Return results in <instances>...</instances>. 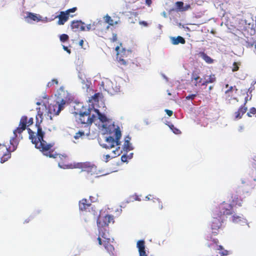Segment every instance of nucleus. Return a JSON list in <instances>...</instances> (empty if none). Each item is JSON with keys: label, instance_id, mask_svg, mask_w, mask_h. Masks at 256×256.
I'll return each instance as SVG.
<instances>
[{"label": "nucleus", "instance_id": "nucleus-1", "mask_svg": "<svg viewBox=\"0 0 256 256\" xmlns=\"http://www.w3.org/2000/svg\"><path fill=\"white\" fill-rule=\"evenodd\" d=\"M36 104L40 106L36 108V126L37 130L36 132H35L30 128H28L29 138L35 145V148L40 150L44 155L49 158H56L58 154L52 150L54 144H48L44 140L45 132L42 130L41 124L43 121V116L48 120H52L53 116L58 115L62 109V104H59L58 102H56L55 104H50L48 107L45 104H42L40 102H37Z\"/></svg>", "mask_w": 256, "mask_h": 256}, {"label": "nucleus", "instance_id": "nucleus-2", "mask_svg": "<svg viewBox=\"0 0 256 256\" xmlns=\"http://www.w3.org/2000/svg\"><path fill=\"white\" fill-rule=\"evenodd\" d=\"M96 116L93 112V108H88L84 111H80L76 117V122L78 124H85V127L89 129V126L94 122Z\"/></svg>", "mask_w": 256, "mask_h": 256}, {"label": "nucleus", "instance_id": "nucleus-3", "mask_svg": "<svg viewBox=\"0 0 256 256\" xmlns=\"http://www.w3.org/2000/svg\"><path fill=\"white\" fill-rule=\"evenodd\" d=\"M10 144L8 148L4 146L2 148V154H0V162L4 163L7 161L11 157V152H14L17 148L19 144L17 136H14L10 139Z\"/></svg>", "mask_w": 256, "mask_h": 256}, {"label": "nucleus", "instance_id": "nucleus-4", "mask_svg": "<svg viewBox=\"0 0 256 256\" xmlns=\"http://www.w3.org/2000/svg\"><path fill=\"white\" fill-rule=\"evenodd\" d=\"M114 136L115 138L112 136L106 137L104 142L101 144V146L106 149H110L116 146H120L121 143L120 140L122 134L118 127L114 129Z\"/></svg>", "mask_w": 256, "mask_h": 256}, {"label": "nucleus", "instance_id": "nucleus-5", "mask_svg": "<svg viewBox=\"0 0 256 256\" xmlns=\"http://www.w3.org/2000/svg\"><path fill=\"white\" fill-rule=\"evenodd\" d=\"M215 216H220L224 218V216L232 214V206L231 204L223 202L218 205L212 212Z\"/></svg>", "mask_w": 256, "mask_h": 256}, {"label": "nucleus", "instance_id": "nucleus-6", "mask_svg": "<svg viewBox=\"0 0 256 256\" xmlns=\"http://www.w3.org/2000/svg\"><path fill=\"white\" fill-rule=\"evenodd\" d=\"M111 222H114V216L109 214L106 216L100 215L97 219V225L98 228V232L100 234L104 232L103 229L106 226H108Z\"/></svg>", "mask_w": 256, "mask_h": 256}, {"label": "nucleus", "instance_id": "nucleus-7", "mask_svg": "<svg viewBox=\"0 0 256 256\" xmlns=\"http://www.w3.org/2000/svg\"><path fill=\"white\" fill-rule=\"evenodd\" d=\"M76 10L77 8L76 7H74L72 8L68 9L64 12H60V14L56 16V18H58V24L59 25L64 24V23L68 20L70 14L71 12H74ZM70 16L73 17L74 15H71Z\"/></svg>", "mask_w": 256, "mask_h": 256}, {"label": "nucleus", "instance_id": "nucleus-8", "mask_svg": "<svg viewBox=\"0 0 256 256\" xmlns=\"http://www.w3.org/2000/svg\"><path fill=\"white\" fill-rule=\"evenodd\" d=\"M100 236L103 238V246L105 249L111 256H114V248L110 244V239L108 238L105 232L100 234Z\"/></svg>", "mask_w": 256, "mask_h": 256}, {"label": "nucleus", "instance_id": "nucleus-9", "mask_svg": "<svg viewBox=\"0 0 256 256\" xmlns=\"http://www.w3.org/2000/svg\"><path fill=\"white\" fill-rule=\"evenodd\" d=\"M130 54H131L130 51L122 48L116 53V60L118 62H122V64H126L130 59Z\"/></svg>", "mask_w": 256, "mask_h": 256}, {"label": "nucleus", "instance_id": "nucleus-10", "mask_svg": "<svg viewBox=\"0 0 256 256\" xmlns=\"http://www.w3.org/2000/svg\"><path fill=\"white\" fill-rule=\"evenodd\" d=\"M224 218L220 216H215L214 214L212 213V232L216 235L218 233V230L222 226V223L223 222Z\"/></svg>", "mask_w": 256, "mask_h": 256}, {"label": "nucleus", "instance_id": "nucleus-11", "mask_svg": "<svg viewBox=\"0 0 256 256\" xmlns=\"http://www.w3.org/2000/svg\"><path fill=\"white\" fill-rule=\"evenodd\" d=\"M28 117L26 116H23L21 117L18 126L13 131L14 136L20 134L26 129L27 128Z\"/></svg>", "mask_w": 256, "mask_h": 256}, {"label": "nucleus", "instance_id": "nucleus-12", "mask_svg": "<svg viewBox=\"0 0 256 256\" xmlns=\"http://www.w3.org/2000/svg\"><path fill=\"white\" fill-rule=\"evenodd\" d=\"M70 26L74 32L85 30L84 23L80 20L72 21L71 23Z\"/></svg>", "mask_w": 256, "mask_h": 256}, {"label": "nucleus", "instance_id": "nucleus-13", "mask_svg": "<svg viewBox=\"0 0 256 256\" xmlns=\"http://www.w3.org/2000/svg\"><path fill=\"white\" fill-rule=\"evenodd\" d=\"M191 82L192 84L197 86L202 85V78H200L198 74L194 72L192 74Z\"/></svg>", "mask_w": 256, "mask_h": 256}, {"label": "nucleus", "instance_id": "nucleus-14", "mask_svg": "<svg viewBox=\"0 0 256 256\" xmlns=\"http://www.w3.org/2000/svg\"><path fill=\"white\" fill-rule=\"evenodd\" d=\"M175 10L176 12H185L191 8L190 4H186L184 6L182 2H176L175 3Z\"/></svg>", "mask_w": 256, "mask_h": 256}, {"label": "nucleus", "instance_id": "nucleus-15", "mask_svg": "<svg viewBox=\"0 0 256 256\" xmlns=\"http://www.w3.org/2000/svg\"><path fill=\"white\" fill-rule=\"evenodd\" d=\"M102 86L104 89L108 93L112 94L114 92V90L112 87V83L108 79L106 78L102 82Z\"/></svg>", "mask_w": 256, "mask_h": 256}, {"label": "nucleus", "instance_id": "nucleus-16", "mask_svg": "<svg viewBox=\"0 0 256 256\" xmlns=\"http://www.w3.org/2000/svg\"><path fill=\"white\" fill-rule=\"evenodd\" d=\"M136 246L138 250L140 256H148L145 250V242L144 240H138L137 242Z\"/></svg>", "mask_w": 256, "mask_h": 256}, {"label": "nucleus", "instance_id": "nucleus-17", "mask_svg": "<svg viewBox=\"0 0 256 256\" xmlns=\"http://www.w3.org/2000/svg\"><path fill=\"white\" fill-rule=\"evenodd\" d=\"M247 100H246L244 104L239 108L238 111L234 112V118L236 119H240L242 118L244 114L247 111V107L246 106Z\"/></svg>", "mask_w": 256, "mask_h": 256}, {"label": "nucleus", "instance_id": "nucleus-18", "mask_svg": "<svg viewBox=\"0 0 256 256\" xmlns=\"http://www.w3.org/2000/svg\"><path fill=\"white\" fill-rule=\"evenodd\" d=\"M75 168H81L82 171L91 172L94 168V166H91L89 162L78 163Z\"/></svg>", "mask_w": 256, "mask_h": 256}, {"label": "nucleus", "instance_id": "nucleus-19", "mask_svg": "<svg viewBox=\"0 0 256 256\" xmlns=\"http://www.w3.org/2000/svg\"><path fill=\"white\" fill-rule=\"evenodd\" d=\"M216 77L214 74H212L210 76L204 75L202 78V85H207L208 84L214 83L216 82Z\"/></svg>", "mask_w": 256, "mask_h": 256}, {"label": "nucleus", "instance_id": "nucleus-20", "mask_svg": "<svg viewBox=\"0 0 256 256\" xmlns=\"http://www.w3.org/2000/svg\"><path fill=\"white\" fill-rule=\"evenodd\" d=\"M90 206L91 204L86 198H82L79 202V208L80 210L85 211Z\"/></svg>", "mask_w": 256, "mask_h": 256}, {"label": "nucleus", "instance_id": "nucleus-21", "mask_svg": "<svg viewBox=\"0 0 256 256\" xmlns=\"http://www.w3.org/2000/svg\"><path fill=\"white\" fill-rule=\"evenodd\" d=\"M102 93L98 92L96 93L94 96L89 98L88 102L92 104V108H94V105L98 102L100 98L102 96Z\"/></svg>", "mask_w": 256, "mask_h": 256}, {"label": "nucleus", "instance_id": "nucleus-22", "mask_svg": "<svg viewBox=\"0 0 256 256\" xmlns=\"http://www.w3.org/2000/svg\"><path fill=\"white\" fill-rule=\"evenodd\" d=\"M93 112L95 115L98 116V118L102 123L104 124L108 122L107 117L104 114L100 112L98 110L93 108Z\"/></svg>", "mask_w": 256, "mask_h": 256}, {"label": "nucleus", "instance_id": "nucleus-23", "mask_svg": "<svg viewBox=\"0 0 256 256\" xmlns=\"http://www.w3.org/2000/svg\"><path fill=\"white\" fill-rule=\"evenodd\" d=\"M130 140L131 138L128 136H126L124 138L123 149L126 152H128L132 150L131 144L130 143Z\"/></svg>", "mask_w": 256, "mask_h": 256}, {"label": "nucleus", "instance_id": "nucleus-24", "mask_svg": "<svg viewBox=\"0 0 256 256\" xmlns=\"http://www.w3.org/2000/svg\"><path fill=\"white\" fill-rule=\"evenodd\" d=\"M104 24V22L102 20L94 22H93L92 30H96L98 32L102 31Z\"/></svg>", "mask_w": 256, "mask_h": 256}, {"label": "nucleus", "instance_id": "nucleus-25", "mask_svg": "<svg viewBox=\"0 0 256 256\" xmlns=\"http://www.w3.org/2000/svg\"><path fill=\"white\" fill-rule=\"evenodd\" d=\"M226 88H228V89L226 90L225 94L228 97L232 96V92L233 90L235 91V93L237 92L238 89L236 86H229L228 84H226Z\"/></svg>", "mask_w": 256, "mask_h": 256}, {"label": "nucleus", "instance_id": "nucleus-26", "mask_svg": "<svg viewBox=\"0 0 256 256\" xmlns=\"http://www.w3.org/2000/svg\"><path fill=\"white\" fill-rule=\"evenodd\" d=\"M232 206L235 205L238 206H242V200L239 198L238 196L236 194H232Z\"/></svg>", "mask_w": 256, "mask_h": 256}, {"label": "nucleus", "instance_id": "nucleus-27", "mask_svg": "<svg viewBox=\"0 0 256 256\" xmlns=\"http://www.w3.org/2000/svg\"><path fill=\"white\" fill-rule=\"evenodd\" d=\"M27 19V21L28 22H30L31 21H36L38 22L40 20V18H38L36 14H33L32 12H28L27 16L26 17Z\"/></svg>", "mask_w": 256, "mask_h": 256}, {"label": "nucleus", "instance_id": "nucleus-28", "mask_svg": "<svg viewBox=\"0 0 256 256\" xmlns=\"http://www.w3.org/2000/svg\"><path fill=\"white\" fill-rule=\"evenodd\" d=\"M59 158H60V160H64L65 161L64 162H58V166L60 167H66V168H70V166H68V164L67 162V160H68V158L67 156H64V155H60L59 156Z\"/></svg>", "mask_w": 256, "mask_h": 256}, {"label": "nucleus", "instance_id": "nucleus-29", "mask_svg": "<svg viewBox=\"0 0 256 256\" xmlns=\"http://www.w3.org/2000/svg\"><path fill=\"white\" fill-rule=\"evenodd\" d=\"M104 20H105L106 23L108 24L110 26H114L115 24H118V21L114 20L108 14H106L104 17Z\"/></svg>", "mask_w": 256, "mask_h": 256}, {"label": "nucleus", "instance_id": "nucleus-30", "mask_svg": "<svg viewBox=\"0 0 256 256\" xmlns=\"http://www.w3.org/2000/svg\"><path fill=\"white\" fill-rule=\"evenodd\" d=\"M186 40L182 36H178L176 38H172V43L174 44H184Z\"/></svg>", "mask_w": 256, "mask_h": 256}, {"label": "nucleus", "instance_id": "nucleus-31", "mask_svg": "<svg viewBox=\"0 0 256 256\" xmlns=\"http://www.w3.org/2000/svg\"><path fill=\"white\" fill-rule=\"evenodd\" d=\"M246 220L243 217V216H239L237 215H234L232 217V221L234 223H240L241 222H244Z\"/></svg>", "mask_w": 256, "mask_h": 256}, {"label": "nucleus", "instance_id": "nucleus-32", "mask_svg": "<svg viewBox=\"0 0 256 256\" xmlns=\"http://www.w3.org/2000/svg\"><path fill=\"white\" fill-rule=\"evenodd\" d=\"M246 46L248 48H251L254 46V47L256 48V42L254 40L253 38H249L248 36H246Z\"/></svg>", "mask_w": 256, "mask_h": 256}, {"label": "nucleus", "instance_id": "nucleus-33", "mask_svg": "<svg viewBox=\"0 0 256 256\" xmlns=\"http://www.w3.org/2000/svg\"><path fill=\"white\" fill-rule=\"evenodd\" d=\"M200 56L202 58L205 60V62L207 63L211 64L213 62V60L209 56H208L204 52H200Z\"/></svg>", "mask_w": 256, "mask_h": 256}, {"label": "nucleus", "instance_id": "nucleus-34", "mask_svg": "<svg viewBox=\"0 0 256 256\" xmlns=\"http://www.w3.org/2000/svg\"><path fill=\"white\" fill-rule=\"evenodd\" d=\"M168 126L174 134H181L180 130L179 129L177 128H176L174 127V126L173 124H171L168 125Z\"/></svg>", "mask_w": 256, "mask_h": 256}, {"label": "nucleus", "instance_id": "nucleus-35", "mask_svg": "<svg viewBox=\"0 0 256 256\" xmlns=\"http://www.w3.org/2000/svg\"><path fill=\"white\" fill-rule=\"evenodd\" d=\"M60 39L62 42H65L68 40L69 36L66 34H62L60 36Z\"/></svg>", "mask_w": 256, "mask_h": 256}, {"label": "nucleus", "instance_id": "nucleus-36", "mask_svg": "<svg viewBox=\"0 0 256 256\" xmlns=\"http://www.w3.org/2000/svg\"><path fill=\"white\" fill-rule=\"evenodd\" d=\"M58 80L56 79H52L50 82H49L47 84L46 86L48 88H50L54 84H56V85L58 84Z\"/></svg>", "mask_w": 256, "mask_h": 256}, {"label": "nucleus", "instance_id": "nucleus-37", "mask_svg": "<svg viewBox=\"0 0 256 256\" xmlns=\"http://www.w3.org/2000/svg\"><path fill=\"white\" fill-rule=\"evenodd\" d=\"M256 114V108H252L250 110V112L247 113V116L249 117H252V116Z\"/></svg>", "mask_w": 256, "mask_h": 256}, {"label": "nucleus", "instance_id": "nucleus-38", "mask_svg": "<svg viewBox=\"0 0 256 256\" xmlns=\"http://www.w3.org/2000/svg\"><path fill=\"white\" fill-rule=\"evenodd\" d=\"M90 203L95 202L98 201V196L97 194H95L94 196H90Z\"/></svg>", "mask_w": 256, "mask_h": 256}, {"label": "nucleus", "instance_id": "nucleus-39", "mask_svg": "<svg viewBox=\"0 0 256 256\" xmlns=\"http://www.w3.org/2000/svg\"><path fill=\"white\" fill-rule=\"evenodd\" d=\"M84 132L82 131H79L78 132H76L74 136V138L76 140L82 137V136H84Z\"/></svg>", "mask_w": 256, "mask_h": 256}, {"label": "nucleus", "instance_id": "nucleus-40", "mask_svg": "<svg viewBox=\"0 0 256 256\" xmlns=\"http://www.w3.org/2000/svg\"><path fill=\"white\" fill-rule=\"evenodd\" d=\"M248 28H250V27L248 26V28H246V30H245V32L246 31H247L248 32H250V34L251 36H252V35H254L255 34V30L254 29V28H250V30L249 31V30Z\"/></svg>", "mask_w": 256, "mask_h": 256}, {"label": "nucleus", "instance_id": "nucleus-41", "mask_svg": "<svg viewBox=\"0 0 256 256\" xmlns=\"http://www.w3.org/2000/svg\"><path fill=\"white\" fill-rule=\"evenodd\" d=\"M251 176L254 181H256V168L252 170L251 173Z\"/></svg>", "mask_w": 256, "mask_h": 256}, {"label": "nucleus", "instance_id": "nucleus-42", "mask_svg": "<svg viewBox=\"0 0 256 256\" xmlns=\"http://www.w3.org/2000/svg\"><path fill=\"white\" fill-rule=\"evenodd\" d=\"M34 123V119L32 118H30L28 120H27V128L32 125Z\"/></svg>", "mask_w": 256, "mask_h": 256}, {"label": "nucleus", "instance_id": "nucleus-43", "mask_svg": "<svg viewBox=\"0 0 256 256\" xmlns=\"http://www.w3.org/2000/svg\"><path fill=\"white\" fill-rule=\"evenodd\" d=\"M196 96V94H190V95H188V96H186V100H194Z\"/></svg>", "mask_w": 256, "mask_h": 256}, {"label": "nucleus", "instance_id": "nucleus-44", "mask_svg": "<svg viewBox=\"0 0 256 256\" xmlns=\"http://www.w3.org/2000/svg\"><path fill=\"white\" fill-rule=\"evenodd\" d=\"M121 160L123 162H126L128 161V156L124 154L121 156Z\"/></svg>", "mask_w": 256, "mask_h": 256}, {"label": "nucleus", "instance_id": "nucleus-45", "mask_svg": "<svg viewBox=\"0 0 256 256\" xmlns=\"http://www.w3.org/2000/svg\"><path fill=\"white\" fill-rule=\"evenodd\" d=\"M100 237L102 236H100V234L99 233V236L97 240L100 245H103V240H102Z\"/></svg>", "mask_w": 256, "mask_h": 256}, {"label": "nucleus", "instance_id": "nucleus-46", "mask_svg": "<svg viewBox=\"0 0 256 256\" xmlns=\"http://www.w3.org/2000/svg\"><path fill=\"white\" fill-rule=\"evenodd\" d=\"M165 112L166 113V114L169 116H171L172 115L173 112L171 110H165Z\"/></svg>", "mask_w": 256, "mask_h": 256}, {"label": "nucleus", "instance_id": "nucleus-47", "mask_svg": "<svg viewBox=\"0 0 256 256\" xmlns=\"http://www.w3.org/2000/svg\"><path fill=\"white\" fill-rule=\"evenodd\" d=\"M112 42H114L117 40V35L116 34H112V37L111 39Z\"/></svg>", "mask_w": 256, "mask_h": 256}, {"label": "nucleus", "instance_id": "nucleus-48", "mask_svg": "<svg viewBox=\"0 0 256 256\" xmlns=\"http://www.w3.org/2000/svg\"><path fill=\"white\" fill-rule=\"evenodd\" d=\"M139 24L140 25H142L144 26H148V24L146 21H140L139 22Z\"/></svg>", "mask_w": 256, "mask_h": 256}, {"label": "nucleus", "instance_id": "nucleus-49", "mask_svg": "<svg viewBox=\"0 0 256 256\" xmlns=\"http://www.w3.org/2000/svg\"><path fill=\"white\" fill-rule=\"evenodd\" d=\"M119 151H120V147H118V148H116V150H114L112 151V152L115 154V155H120V152H119Z\"/></svg>", "mask_w": 256, "mask_h": 256}, {"label": "nucleus", "instance_id": "nucleus-50", "mask_svg": "<svg viewBox=\"0 0 256 256\" xmlns=\"http://www.w3.org/2000/svg\"><path fill=\"white\" fill-rule=\"evenodd\" d=\"M93 28V23L92 24H89L86 26V30H92Z\"/></svg>", "mask_w": 256, "mask_h": 256}, {"label": "nucleus", "instance_id": "nucleus-51", "mask_svg": "<svg viewBox=\"0 0 256 256\" xmlns=\"http://www.w3.org/2000/svg\"><path fill=\"white\" fill-rule=\"evenodd\" d=\"M63 48V49L66 51L67 52H68V54H70L71 52V50L70 49H69L67 46H62Z\"/></svg>", "mask_w": 256, "mask_h": 256}, {"label": "nucleus", "instance_id": "nucleus-52", "mask_svg": "<svg viewBox=\"0 0 256 256\" xmlns=\"http://www.w3.org/2000/svg\"><path fill=\"white\" fill-rule=\"evenodd\" d=\"M104 161L106 162H108L110 158V156L108 154L105 155V156H104Z\"/></svg>", "mask_w": 256, "mask_h": 256}, {"label": "nucleus", "instance_id": "nucleus-53", "mask_svg": "<svg viewBox=\"0 0 256 256\" xmlns=\"http://www.w3.org/2000/svg\"><path fill=\"white\" fill-rule=\"evenodd\" d=\"M234 66L232 68V71L235 72V71L238 70L239 68L238 65H234Z\"/></svg>", "mask_w": 256, "mask_h": 256}, {"label": "nucleus", "instance_id": "nucleus-54", "mask_svg": "<svg viewBox=\"0 0 256 256\" xmlns=\"http://www.w3.org/2000/svg\"><path fill=\"white\" fill-rule=\"evenodd\" d=\"M152 3V0H146V4L148 6H150L151 4Z\"/></svg>", "mask_w": 256, "mask_h": 256}, {"label": "nucleus", "instance_id": "nucleus-55", "mask_svg": "<svg viewBox=\"0 0 256 256\" xmlns=\"http://www.w3.org/2000/svg\"><path fill=\"white\" fill-rule=\"evenodd\" d=\"M4 148V145H2L0 143V154H2V148Z\"/></svg>", "mask_w": 256, "mask_h": 256}, {"label": "nucleus", "instance_id": "nucleus-56", "mask_svg": "<svg viewBox=\"0 0 256 256\" xmlns=\"http://www.w3.org/2000/svg\"><path fill=\"white\" fill-rule=\"evenodd\" d=\"M84 40H81L79 42V45L82 48L84 44Z\"/></svg>", "mask_w": 256, "mask_h": 256}, {"label": "nucleus", "instance_id": "nucleus-57", "mask_svg": "<svg viewBox=\"0 0 256 256\" xmlns=\"http://www.w3.org/2000/svg\"><path fill=\"white\" fill-rule=\"evenodd\" d=\"M159 208L160 210H162V205L161 202H159Z\"/></svg>", "mask_w": 256, "mask_h": 256}, {"label": "nucleus", "instance_id": "nucleus-58", "mask_svg": "<svg viewBox=\"0 0 256 256\" xmlns=\"http://www.w3.org/2000/svg\"><path fill=\"white\" fill-rule=\"evenodd\" d=\"M116 50L117 52H120V47L118 46H117L116 48Z\"/></svg>", "mask_w": 256, "mask_h": 256}, {"label": "nucleus", "instance_id": "nucleus-59", "mask_svg": "<svg viewBox=\"0 0 256 256\" xmlns=\"http://www.w3.org/2000/svg\"><path fill=\"white\" fill-rule=\"evenodd\" d=\"M213 242L214 244H217L218 242V240L217 239H214L213 240Z\"/></svg>", "mask_w": 256, "mask_h": 256}, {"label": "nucleus", "instance_id": "nucleus-60", "mask_svg": "<svg viewBox=\"0 0 256 256\" xmlns=\"http://www.w3.org/2000/svg\"><path fill=\"white\" fill-rule=\"evenodd\" d=\"M163 76H164V78H166V80L167 81H168V78H167L165 76L163 75Z\"/></svg>", "mask_w": 256, "mask_h": 256}, {"label": "nucleus", "instance_id": "nucleus-61", "mask_svg": "<svg viewBox=\"0 0 256 256\" xmlns=\"http://www.w3.org/2000/svg\"><path fill=\"white\" fill-rule=\"evenodd\" d=\"M212 88H213V86H210L209 87V90H211Z\"/></svg>", "mask_w": 256, "mask_h": 256}, {"label": "nucleus", "instance_id": "nucleus-62", "mask_svg": "<svg viewBox=\"0 0 256 256\" xmlns=\"http://www.w3.org/2000/svg\"><path fill=\"white\" fill-rule=\"evenodd\" d=\"M233 64H238L237 62H234L233 63Z\"/></svg>", "mask_w": 256, "mask_h": 256}, {"label": "nucleus", "instance_id": "nucleus-63", "mask_svg": "<svg viewBox=\"0 0 256 256\" xmlns=\"http://www.w3.org/2000/svg\"><path fill=\"white\" fill-rule=\"evenodd\" d=\"M90 90H91V91H92V92H93V91H94V90H92V88H90Z\"/></svg>", "mask_w": 256, "mask_h": 256}, {"label": "nucleus", "instance_id": "nucleus-64", "mask_svg": "<svg viewBox=\"0 0 256 256\" xmlns=\"http://www.w3.org/2000/svg\"><path fill=\"white\" fill-rule=\"evenodd\" d=\"M255 52H256V48H255Z\"/></svg>", "mask_w": 256, "mask_h": 256}]
</instances>
